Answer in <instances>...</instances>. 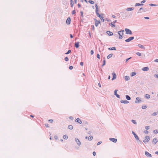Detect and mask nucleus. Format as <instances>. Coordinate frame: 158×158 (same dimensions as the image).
<instances>
[{"label":"nucleus","instance_id":"a19ab883","mask_svg":"<svg viewBox=\"0 0 158 158\" xmlns=\"http://www.w3.org/2000/svg\"><path fill=\"white\" fill-rule=\"evenodd\" d=\"M153 132L154 133H155V134H157L158 133V130H157V129L153 131Z\"/></svg>","mask_w":158,"mask_h":158},{"label":"nucleus","instance_id":"9d476101","mask_svg":"<svg viewBox=\"0 0 158 158\" xmlns=\"http://www.w3.org/2000/svg\"><path fill=\"white\" fill-rule=\"evenodd\" d=\"M75 140L77 145L80 146L81 144V142L77 138H75Z\"/></svg>","mask_w":158,"mask_h":158},{"label":"nucleus","instance_id":"5fc2aeb1","mask_svg":"<svg viewBox=\"0 0 158 158\" xmlns=\"http://www.w3.org/2000/svg\"><path fill=\"white\" fill-rule=\"evenodd\" d=\"M48 121L50 123H52L53 121L52 119H49Z\"/></svg>","mask_w":158,"mask_h":158},{"label":"nucleus","instance_id":"a211bd4d","mask_svg":"<svg viewBox=\"0 0 158 158\" xmlns=\"http://www.w3.org/2000/svg\"><path fill=\"white\" fill-rule=\"evenodd\" d=\"M106 33L109 36H112L113 35V32L110 31H107Z\"/></svg>","mask_w":158,"mask_h":158},{"label":"nucleus","instance_id":"aec40b11","mask_svg":"<svg viewBox=\"0 0 158 158\" xmlns=\"http://www.w3.org/2000/svg\"><path fill=\"white\" fill-rule=\"evenodd\" d=\"M75 121L76 122L79 123V124H81L82 123V121L78 118H77L76 120Z\"/></svg>","mask_w":158,"mask_h":158},{"label":"nucleus","instance_id":"c756f323","mask_svg":"<svg viewBox=\"0 0 158 158\" xmlns=\"http://www.w3.org/2000/svg\"><path fill=\"white\" fill-rule=\"evenodd\" d=\"M101 15L99 17V18L101 19L102 21L103 22L104 21V19L103 17L102 16L103 15Z\"/></svg>","mask_w":158,"mask_h":158},{"label":"nucleus","instance_id":"a878e982","mask_svg":"<svg viewBox=\"0 0 158 158\" xmlns=\"http://www.w3.org/2000/svg\"><path fill=\"white\" fill-rule=\"evenodd\" d=\"M150 96L149 94H146L145 95V97L147 99H149Z\"/></svg>","mask_w":158,"mask_h":158},{"label":"nucleus","instance_id":"774afa93","mask_svg":"<svg viewBox=\"0 0 158 158\" xmlns=\"http://www.w3.org/2000/svg\"><path fill=\"white\" fill-rule=\"evenodd\" d=\"M154 61L156 62H158V59H155Z\"/></svg>","mask_w":158,"mask_h":158},{"label":"nucleus","instance_id":"4c0bfd02","mask_svg":"<svg viewBox=\"0 0 158 158\" xmlns=\"http://www.w3.org/2000/svg\"><path fill=\"white\" fill-rule=\"evenodd\" d=\"M104 60L103 61V64L102 65V66L103 67V66H104L106 64V60H105V58H104Z\"/></svg>","mask_w":158,"mask_h":158},{"label":"nucleus","instance_id":"412c9836","mask_svg":"<svg viewBox=\"0 0 158 158\" xmlns=\"http://www.w3.org/2000/svg\"><path fill=\"white\" fill-rule=\"evenodd\" d=\"M121 103H124V104H126L128 103L129 102L127 101V100H122L120 101Z\"/></svg>","mask_w":158,"mask_h":158},{"label":"nucleus","instance_id":"6e6552de","mask_svg":"<svg viewBox=\"0 0 158 158\" xmlns=\"http://www.w3.org/2000/svg\"><path fill=\"white\" fill-rule=\"evenodd\" d=\"M134 39V37H133V36L131 37H129L127 39H126L125 40V41L127 42H129L130 41H131L133 40V39Z\"/></svg>","mask_w":158,"mask_h":158},{"label":"nucleus","instance_id":"58836bf2","mask_svg":"<svg viewBox=\"0 0 158 158\" xmlns=\"http://www.w3.org/2000/svg\"><path fill=\"white\" fill-rule=\"evenodd\" d=\"M63 138L64 139H68V136L67 135H63Z\"/></svg>","mask_w":158,"mask_h":158},{"label":"nucleus","instance_id":"2f4dec72","mask_svg":"<svg viewBox=\"0 0 158 158\" xmlns=\"http://www.w3.org/2000/svg\"><path fill=\"white\" fill-rule=\"evenodd\" d=\"M70 2L71 6V7H73V4H74L73 1V0H70Z\"/></svg>","mask_w":158,"mask_h":158},{"label":"nucleus","instance_id":"473e14b6","mask_svg":"<svg viewBox=\"0 0 158 158\" xmlns=\"http://www.w3.org/2000/svg\"><path fill=\"white\" fill-rule=\"evenodd\" d=\"M80 13H81V16H80V18H83V11H80Z\"/></svg>","mask_w":158,"mask_h":158},{"label":"nucleus","instance_id":"9b49d317","mask_svg":"<svg viewBox=\"0 0 158 158\" xmlns=\"http://www.w3.org/2000/svg\"><path fill=\"white\" fill-rule=\"evenodd\" d=\"M136 100L135 101V103H139L141 102V99L139 97H137L136 98Z\"/></svg>","mask_w":158,"mask_h":158},{"label":"nucleus","instance_id":"2eb2a0df","mask_svg":"<svg viewBox=\"0 0 158 158\" xmlns=\"http://www.w3.org/2000/svg\"><path fill=\"white\" fill-rule=\"evenodd\" d=\"M109 139L110 141L115 143H116L117 141V139L114 138H110Z\"/></svg>","mask_w":158,"mask_h":158},{"label":"nucleus","instance_id":"e433bc0d","mask_svg":"<svg viewBox=\"0 0 158 158\" xmlns=\"http://www.w3.org/2000/svg\"><path fill=\"white\" fill-rule=\"evenodd\" d=\"M88 2L91 4H94V1L91 0H89Z\"/></svg>","mask_w":158,"mask_h":158},{"label":"nucleus","instance_id":"ddd939ff","mask_svg":"<svg viewBox=\"0 0 158 158\" xmlns=\"http://www.w3.org/2000/svg\"><path fill=\"white\" fill-rule=\"evenodd\" d=\"M71 20L70 18V17H68L66 21V24L68 25L70 24V23H71Z\"/></svg>","mask_w":158,"mask_h":158},{"label":"nucleus","instance_id":"c03bdc74","mask_svg":"<svg viewBox=\"0 0 158 158\" xmlns=\"http://www.w3.org/2000/svg\"><path fill=\"white\" fill-rule=\"evenodd\" d=\"M71 52V50H69L68 51V52H66L65 54H66V55L68 54H69Z\"/></svg>","mask_w":158,"mask_h":158},{"label":"nucleus","instance_id":"680f3d73","mask_svg":"<svg viewBox=\"0 0 158 158\" xmlns=\"http://www.w3.org/2000/svg\"><path fill=\"white\" fill-rule=\"evenodd\" d=\"M80 20H81V22H82V23H83V18H80Z\"/></svg>","mask_w":158,"mask_h":158},{"label":"nucleus","instance_id":"13d9d810","mask_svg":"<svg viewBox=\"0 0 158 158\" xmlns=\"http://www.w3.org/2000/svg\"><path fill=\"white\" fill-rule=\"evenodd\" d=\"M96 154V153L94 151L93 152V154L94 156H95Z\"/></svg>","mask_w":158,"mask_h":158},{"label":"nucleus","instance_id":"a18cd8bd","mask_svg":"<svg viewBox=\"0 0 158 158\" xmlns=\"http://www.w3.org/2000/svg\"><path fill=\"white\" fill-rule=\"evenodd\" d=\"M136 54L138 56H141V54L139 52H137L136 53Z\"/></svg>","mask_w":158,"mask_h":158},{"label":"nucleus","instance_id":"f03ea898","mask_svg":"<svg viewBox=\"0 0 158 158\" xmlns=\"http://www.w3.org/2000/svg\"><path fill=\"white\" fill-rule=\"evenodd\" d=\"M95 6L96 7L95 12L96 14V15L98 17H99L101 15H104L103 14H102L101 15L100 14L98 13V8L97 4H95Z\"/></svg>","mask_w":158,"mask_h":158},{"label":"nucleus","instance_id":"f3484780","mask_svg":"<svg viewBox=\"0 0 158 158\" xmlns=\"http://www.w3.org/2000/svg\"><path fill=\"white\" fill-rule=\"evenodd\" d=\"M142 69L143 71H148L149 70V68L148 67H145L143 68Z\"/></svg>","mask_w":158,"mask_h":158},{"label":"nucleus","instance_id":"79ce46f5","mask_svg":"<svg viewBox=\"0 0 158 158\" xmlns=\"http://www.w3.org/2000/svg\"><path fill=\"white\" fill-rule=\"evenodd\" d=\"M131 122L134 124H137V122L136 121L134 120H132Z\"/></svg>","mask_w":158,"mask_h":158},{"label":"nucleus","instance_id":"72a5a7b5","mask_svg":"<svg viewBox=\"0 0 158 158\" xmlns=\"http://www.w3.org/2000/svg\"><path fill=\"white\" fill-rule=\"evenodd\" d=\"M68 128L69 129L72 130L73 128V127L71 125H69L68 126Z\"/></svg>","mask_w":158,"mask_h":158},{"label":"nucleus","instance_id":"c85d7f7f","mask_svg":"<svg viewBox=\"0 0 158 158\" xmlns=\"http://www.w3.org/2000/svg\"><path fill=\"white\" fill-rule=\"evenodd\" d=\"M126 98L128 100H130L131 99V97L128 95H126Z\"/></svg>","mask_w":158,"mask_h":158},{"label":"nucleus","instance_id":"49530a36","mask_svg":"<svg viewBox=\"0 0 158 158\" xmlns=\"http://www.w3.org/2000/svg\"><path fill=\"white\" fill-rule=\"evenodd\" d=\"M64 60L65 61H68L69 60V59L67 57H66L64 58Z\"/></svg>","mask_w":158,"mask_h":158},{"label":"nucleus","instance_id":"603ef678","mask_svg":"<svg viewBox=\"0 0 158 158\" xmlns=\"http://www.w3.org/2000/svg\"><path fill=\"white\" fill-rule=\"evenodd\" d=\"M97 57L98 59H100V55H99V54H97Z\"/></svg>","mask_w":158,"mask_h":158},{"label":"nucleus","instance_id":"338daca9","mask_svg":"<svg viewBox=\"0 0 158 158\" xmlns=\"http://www.w3.org/2000/svg\"><path fill=\"white\" fill-rule=\"evenodd\" d=\"M83 62H81L80 63V65H81V66H83Z\"/></svg>","mask_w":158,"mask_h":158},{"label":"nucleus","instance_id":"052dcab7","mask_svg":"<svg viewBox=\"0 0 158 158\" xmlns=\"http://www.w3.org/2000/svg\"><path fill=\"white\" fill-rule=\"evenodd\" d=\"M115 96H116L117 97V98H120V95H118V94H116Z\"/></svg>","mask_w":158,"mask_h":158},{"label":"nucleus","instance_id":"de8ad7c7","mask_svg":"<svg viewBox=\"0 0 158 158\" xmlns=\"http://www.w3.org/2000/svg\"><path fill=\"white\" fill-rule=\"evenodd\" d=\"M76 13V12L75 10H73L72 12V15L75 14Z\"/></svg>","mask_w":158,"mask_h":158},{"label":"nucleus","instance_id":"69168bd1","mask_svg":"<svg viewBox=\"0 0 158 158\" xmlns=\"http://www.w3.org/2000/svg\"><path fill=\"white\" fill-rule=\"evenodd\" d=\"M69 119H70L71 120H73V118L72 116H70L69 117Z\"/></svg>","mask_w":158,"mask_h":158},{"label":"nucleus","instance_id":"8fccbe9b","mask_svg":"<svg viewBox=\"0 0 158 158\" xmlns=\"http://www.w3.org/2000/svg\"><path fill=\"white\" fill-rule=\"evenodd\" d=\"M152 115L154 116H156L157 115V113L156 112H154L152 114Z\"/></svg>","mask_w":158,"mask_h":158},{"label":"nucleus","instance_id":"20e7f679","mask_svg":"<svg viewBox=\"0 0 158 158\" xmlns=\"http://www.w3.org/2000/svg\"><path fill=\"white\" fill-rule=\"evenodd\" d=\"M150 139V138L149 136L146 135L145 137V139L143 141L145 143H147L149 141Z\"/></svg>","mask_w":158,"mask_h":158},{"label":"nucleus","instance_id":"0eeeda50","mask_svg":"<svg viewBox=\"0 0 158 158\" xmlns=\"http://www.w3.org/2000/svg\"><path fill=\"white\" fill-rule=\"evenodd\" d=\"M94 21H95V26L98 27L99 24L100 23V21L99 20H97L96 19H94Z\"/></svg>","mask_w":158,"mask_h":158},{"label":"nucleus","instance_id":"3c124183","mask_svg":"<svg viewBox=\"0 0 158 158\" xmlns=\"http://www.w3.org/2000/svg\"><path fill=\"white\" fill-rule=\"evenodd\" d=\"M145 129L147 130H149L150 128V127L149 126H146L145 127Z\"/></svg>","mask_w":158,"mask_h":158},{"label":"nucleus","instance_id":"5701e85b","mask_svg":"<svg viewBox=\"0 0 158 158\" xmlns=\"http://www.w3.org/2000/svg\"><path fill=\"white\" fill-rule=\"evenodd\" d=\"M108 50H116V48L115 47H113L112 48H108Z\"/></svg>","mask_w":158,"mask_h":158},{"label":"nucleus","instance_id":"dca6fc26","mask_svg":"<svg viewBox=\"0 0 158 158\" xmlns=\"http://www.w3.org/2000/svg\"><path fill=\"white\" fill-rule=\"evenodd\" d=\"M112 75L113 77L111 79L112 81L114 80V79H115L116 78V75L115 73L113 72L112 73Z\"/></svg>","mask_w":158,"mask_h":158},{"label":"nucleus","instance_id":"423d86ee","mask_svg":"<svg viewBox=\"0 0 158 158\" xmlns=\"http://www.w3.org/2000/svg\"><path fill=\"white\" fill-rule=\"evenodd\" d=\"M125 31H126V34L131 35L132 34V33L131 31L129 29L125 28Z\"/></svg>","mask_w":158,"mask_h":158},{"label":"nucleus","instance_id":"0e129e2a","mask_svg":"<svg viewBox=\"0 0 158 158\" xmlns=\"http://www.w3.org/2000/svg\"><path fill=\"white\" fill-rule=\"evenodd\" d=\"M102 142L101 141H99L97 143V145H99L102 143Z\"/></svg>","mask_w":158,"mask_h":158},{"label":"nucleus","instance_id":"f257e3e1","mask_svg":"<svg viewBox=\"0 0 158 158\" xmlns=\"http://www.w3.org/2000/svg\"><path fill=\"white\" fill-rule=\"evenodd\" d=\"M95 6L96 7L95 12L96 14V15L98 17H99L101 15H104L103 14H102L101 15L100 14L98 13V8L97 4H95Z\"/></svg>","mask_w":158,"mask_h":158},{"label":"nucleus","instance_id":"ea45409f","mask_svg":"<svg viewBox=\"0 0 158 158\" xmlns=\"http://www.w3.org/2000/svg\"><path fill=\"white\" fill-rule=\"evenodd\" d=\"M149 5L151 6H158V5H156V4H152V3H151V4H149Z\"/></svg>","mask_w":158,"mask_h":158},{"label":"nucleus","instance_id":"c9c22d12","mask_svg":"<svg viewBox=\"0 0 158 158\" xmlns=\"http://www.w3.org/2000/svg\"><path fill=\"white\" fill-rule=\"evenodd\" d=\"M93 138V136H92V135H90V136H89V138H88V140H89V141H91V140H92Z\"/></svg>","mask_w":158,"mask_h":158},{"label":"nucleus","instance_id":"864d4df0","mask_svg":"<svg viewBox=\"0 0 158 158\" xmlns=\"http://www.w3.org/2000/svg\"><path fill=\"white\" fill-rule=\"evenodd\" d=\"M73 67L72 66H70L69 67V69H70V70H72V69H73Z\"/></svg>","mask_w":158,"mask_h":158},{"label":"nucleus","instance_id":"37998d69","mask_svg":"<svg viewBox=\"0 0 158 158\" xmlns=\"http://www.w3.org/2000/svg\"><path fill=\"white\" fill-rule=\"evenodd\" d=\"M147 106L145 105V106H142V109H145L146 108H147Z\"/></svg>","mask_w":158,"mask_h":158},{"label":"nucleus","instance_id":"4d7b16f0","mask_svg":"<svg viewBox=\"0 0 158 158\" xmlns=\"http://www.w3.org/2000/svg\"><path fill=\"white\" fill-rule=\"evenodd\" d=\"M94 53V52L93 50H91L90 51V53L91 55L93 54Z\"/></svg>","mask_w":158,"mask_h":158},{"label":"nucleus","instance_id":"cd10ccee","mask_svg":"<svg viewBox=\"0 0 158 158\" xmlns=\"http://www.w3.org/2000/svg\"><path fill=\"white\" fill-rule=\"evenodd\" d=\"M143 5V4H140L139 3H136L135 5V6H142Z\"/></svg>","mask_w":158,"mask_h":158},{"label":"nucleus","instance_id":"7c9ffc66","mask_svg":"<svg viewBox=\"0 0 158 158\" xmlns=\"http://www.w3.org/2000/svg\"><path fill=\"white\" fill-rule=\"evenodd\" d=\"M113 54L111 53V54H110L109 55H108L107 57V58L108 59L110 58L112 56H113Z\"/></svg>","mask_w":158,"mask_h":158},{"label":"nucleus","instance_id":"bf43d9fd","mask_svg":"<svg viewBox=\"0 0 158 158\" xmlns=\"http://www.w3.org/2000/svg\"><path fill=\"white\" fill-rule=\"evenodd\" d=\"M145 2H146V0H143L141 2V4H142L143 3H145Z\"/></svg>","mask_w":158,"mask_h":158},{"label":"nucleus","instance_id":"e2e57ef3","mask_svg":"<svg viewBox=\"0 0 158 158\" xmlns=\"http://www.w3.org/2000/svg\"><path fill=\"white\" fill-rule=\"evenodd\" d=\"M144 133L146 134H148V131L147 130H145L144 131Z\"/></svg>","mask_w":158,"mask_h":158},{"label":"nucleus","instance_id":"1a4fd4ad","mask_svg":"<svg viewBox=\"0 0 158 158\" xmlns=\"http://www.w3.org/2000/svg\"><path fill=\"white\" fill-rule=\"evenodd\" d=\"M132 134L134 135L135 137V139L136 140H139V138L138 136L137 135L135 134V133L133 131H132Z\"/></svg>","mask_w":158,"mask_h":158},{"label":"nucleus","instance_id":"7ed1b4c3","mask_svg":"<svg viewBox=\"0 0 158 158\" xmlns=\"http://www.w3.org/2000/svg\"><path fill=\"white\" fill-rule=\"evenodd\" d=\"M124 31L123 30L122 31H119L118 32V34L119 35V38L120 39H121L123 38L122 35H123V32Z\"/></svg>","mask_w":158,"mask_h":158},{"label":"nucleus","instance_id":"f8f14e48","mask_svg":"<svg viewBox=\"0 0 158 158\" xmlns=\"http://www.w3.org/2000/svg\"><path fill=\"white\" fill-rule=\"evenodd\" d=\"M158 141V139L156 138H154L152 141V143L154 145H155L156 144Z\"/></svg>","mask_w":158,"mask_h":158},{"label":"nucleus","instance_id":"b1692460","mask_svg":"<svg viewBox=\"0 0 158 158\" xmlns=\"http://www.w3.org/2000/svg\"><path fill=\"white\" fill-rule=\"evenodd\" d=\"M109 25H110L112 27H115V25L112 22L109 23Z\"/></svg>","mask_w":158,"mask_h":158},{"label":"nucleus","instance_id":"4be33fe9","mask_svg":"<svg viewBox=\"0 0 158 158\" xmlns=\"http://www.w3.org/2000/svg\"><path fill=\"white\" fill-rule=\"evenodd\" d=\"M138 46L140 48H141L143 49H145V48L144 47L143 45L141 44H138Z\"/></svg>","mask_w":158,"mask_h":158},{"label":"nucleus","instance_id":"4468645a","mask_svg":"<svg viewBox=\"0 0 158 158\" xmlns=\"http://www.w3.org/2000/svg\"><path fill=\"white\" fill-rule=\"evenodd\" d=\"M145 155L149 157H151L152 156L151 154L149 153L147 151H146L145 152Z\"/></svg>","mask_w":158,"mask_h":158},{"label":"nucleus","instance_id":"39448f33","mask_svg":"<svg viewBox=\"0 0 158 158\" xmlns=\"http://www.w3.org/2000/svg\"><path fill=\"white\" fill-rule=\"evenodd\" d=\"M148 10V9L145 8H143V7H141L140 8L139 10V12L137 13H142L143 12H146Z\"/></svg>","mask_w":158,"mask_h":158},{"label":"nucleus","instance_id":"f704fd0d","mask_svg":"<svg viewBox=\"0 0 158 158\" xmlns=\"http://www.w3.org/2000/svg\"><path fill=\"white\" fill-rule=\"evenodd\" d=\"M136 73L135 72H133L131 73V77H133V76H134L136 74Z\"/></svg>","mask_w":158,"mask_h":158},{"label":"nucleus","instance_id":"09e8293b","mask_svg":"<svg viewBox=\"0 0 158 158\" xmlns=\"http://www.w3.org/2000/svg\"><path fill=\"white\" fill-rule=\"evenodd\" d=\"M118 91V90L117 89H115L114 91V95H116V94H117V91Z\"/></svg>","mask_w":158,"mask_h":158},{"label":"nucleus","instance_id":"393cba45","mask_svg":"<svg viewBox=\"0 0 158 158\" xmlns=\"http://www.w3.org/2000/svg\"><path fill=\"white\" fill-rule=\"evenodd\" d=\"M134 9V8L133 7H131L127 8L126 9V10L127 11H131L132 10H133Z\"/></svg>","mask_w":158,"mask_h":158},{"label":"nucleus","instance_id":"6e6d98bb","mask_svg":"<svg viewBox=\"0 0 158 158\" xmlns=\"http://www.w3.org/2000/svg\"><path fill=\"white\" fill-rule=\"evenodd\" d=\"M154 76L157 78H158V74H155L154 75Z\"/></svg>","mask_w":158,"mask_h":158},{"label":"nucleus","instance_id":"6ab92c4d","mask_svg":"<svg viewBox=\"0 0 158 158\" xmlns=\"http://www.w3.org/2000/svg\"><path fill=\"white\" fill-rule=\"evenodd\" d=\"M79 42H77L75 43L74 45L75 47L77 48H78L79 47Z\"/></svg>","mask_w":158,"mask_h":158},{"label":"nucleus","instance_id":"bb28decb","mask_svg":"<svg viewBox=\"0 0 158 158\" xmlns=\"http://www.w3.org/2000/svg\"><path fill=\"white\" fill-rule=\"evenodd\" d=\"M124 79L126 81H128L130 79L129 76H126L124 77Z\"/></svg>","mask_w":158,"mask_h":158}]
</instances>
